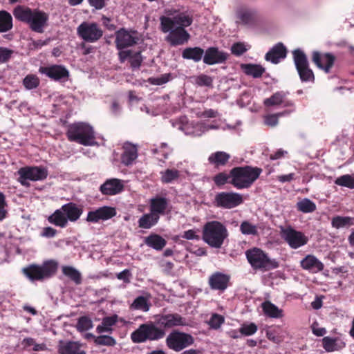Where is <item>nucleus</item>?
Returning a JSON list of instances; mask_svg holds the SVG:
<instances>
[{
    "label": "nucleus",
    "mask_w": 354,
    "mask_h": 354,
    "mask_svg": "<svg viewBox=\"0 0 354 354\" xmlns=\"http://www.w3.org/2000/svg\"><path fill=\"white\" fill-rule=\"evenodd\" d=\"M39 72L55 80H59L68 76V71L64 67L57 65L41 67Z\"/></svg>",
    "instance_id": "nucleus-27"
},
{
    "label": "nucleus",
    "mask_w": 354,
    "mask_h": 354,
    "mask_svg": "<svg viewBox=\"0 0 354 354\" xmlns=\"http://www.w3.org/2000/svg\"><path fill=\"white\" fill-rule=\"evenodd\" d=\"M57 349L59 354H86L83 344L79 342L60 340Z\"/></svg>",
    "instance_id": "nucleus-20"
},
{
    "label": "nucleus",
    "mask_w": 354,
    "mask_h": 354,
    "mask_svg": "<svg viewBox=\"0 0 354 354\" xmlns=\"http://www.w3.org/2000/svg\"><path fill=\"white\" fill-rule=\"evenodd\" d=\"M7 206L5 195L0 192V221L3 220L6 217Z\"/></svg>",
    "instance_id": "nucleus-59"
},
{
    "label": "nucleus",
    "mask_w": 354,
    "mask_h": 354,
    "mask_svg": "<svg viewBox=\"0 0 354 354\" xmlns=\"http://www.w3.org/2000/svg\"><path fill=\"white\" fill-rule=\"evenodd\" d=\"M124 152L122 155V162L125 165H129L138 157V150L136 145L126 142L123 146Z\"/></svg>",
    "instance_id": "nucleus-30"
},
{
    "label": "nucleus",
    "mask_w": 354,
    "mask_h": 354,
    "mask_svg": "<svg viewBox=\"0 0 354 354\" xmlns=\"http://www.w3.org/2000/svg\"><path fill=\"white\" fill-rule=\"evenodd\" d=\"M301 267L313 273L321 272L324 269V264L316 257L312 254L307 255L300 262Z\"/></svg>",
    "instance_id": "nucleus-26"
},
{
    "label": "nucleus",
    "mask_w": 354,
    "mask_h": 354,
    "mask_svg": "<svg viewBox=\"0 0 354 354\" xmlns=\"http://www.w3.org/2000/svg\"><path fill=\"white\" fill-rule=\"evenodd\" d=\"M229 177L225 173H220L214 177V180L216 185H223L227 182Z\"/></svg>",
    "instance_id": "nucleus-63"
},
{
    "label": "nucleus",
    "mask_w": 354,
    "mask_h": 354,
    "mask_svg": "<svg viewBox=\"0 0 354 354\" xmlns=\"http://www.w3.org/2000/svg\"><path fill=\"white\" fill-rule=\"evenodd\" d=\"M67 136L69 140L85 146L95 145L93 129L85 122H76L68 126Z\"/></svg>",
    "instance_id": "nucleus-6"
},
{
    "label": "nucleus",
    "mask_w": 354,
    "mask_h": 354,
    "mask_svg": "<svg viewBox=\"0 0 354 354\" xmlns=\"http://www.w3.org/2000/svg\"><path fill=\"white\" fill-rule=\"evenodd\" d=\"M62 273L74 281L76 284H80L82 282L81 273L74 267L64 266L62 268Z\"/></svg>",
    "instance_id": "nucleus-35"
},
{
    "label": "nucleus",
    "mask_w": 354,
    "mask_h": 354,
    "mask_svg": "<svg viewBox=\"0 0 354 354\" xmlns=\"http://www.w3.org/2000/svg\"><path fill=\"white\" fill-rule=\"evenodd\" d=\"M335 184L349 189H354V174H344L335 180Z\"/></svg>",
    "instance_id": "nucleus-44"
},
{
    "label": "nucleus",
    "mask_w": 354,
    "mask_h": 354,
    "mask_svg": "<svg viewBox=\"0 0 354 354\" xmlns=\"http://www.w3.org/2000/svg\"><path fill=\"white\" fill-rule=\"evenodd\" d=\"M159 324L165 328H173L187 325L185 318L178 314H167L160 317Z\"/></svg>",
    "instance_id": "nucleus-22"
},
{
    "label": "nucleus",
    "mask_w": 354,
    "mask_h": 354,
    "mask_svg": "<svg viewBox=\"0 0 354 354\" xmlns=\"http://www.w3.org/2000/svg\"><path fill=\"white\" fill-rule=\"evenodd\" d=\"M160 180L163 183H171L180 176V171L175 169H167L160 171Z\"/></svg>",
    "instance_id": "nucleus-39"
},
{
    "label": "nucleus",
    "mask_w": 354,
    "mask_h": 354,
    "mask_svg": "<svg viewBox=\"0 0 354 354\" xmlns=\"http://www.w3.org/2000/svg\"><path fill=\"white\" fill-rule=\"evenodd\" d=\"M268 339L275 344H280L283 342L284 337L274 329H270L266 331Z\"/></svg>",
    "instance_id": "nucleus-54"
},
{
    "label": "nucleus",
    "mask_w": 354,
    "mask_h": 354,
    "mask_svg": "<svg viewBox=\"0 0 354 354\" xmlns=\"http://www.w3.org/2000/svg\"><path fill=\"white\" fill-rule=\"evenodd\" d=\"M241 68L245 74L255 78L261 77L265 71L261 66L256 64H243Z\"/></svg>",
    "instance_id": "nucleus-40"
},
{
    "label": "nucleus",
    "mask_w": 354,
    "mask_h": 354,
    "mask_svg": "<svg viewBox=\"0 0 354 354\" xmlns=\"http://www.w3.org/2000/svg\"><path fill=\"white\" fill-rule=\"evenodd\" d=\"M131 308L134 310H140L144 312L149 311L150 308V304L148 298L144 296H139L135 299Z\"/></svg>",
    "instance_id": "nucleus-43"
},
{
    "label": "nucleus",
    "mask_w": 354,
    "mask_h": 354,
    "mask_svg": "<svg viewBox=\"0 0 354 354\" xmlns=\"http://www.w3.org/2000/svg\"><path fill=\"white\" fill-rule=\"evenodd\" d=\"M39 79L36 75L30 74L23 80V85L27 90L36 88L39 85Z\"/></svg>",
    "instance_id": "nucleus-48"
},
{
    "label": "nucleus",
    "mask_w": 354,
    "mask_h": 354,
    "mask_svg": "<svg viewBox=\"0 0 354 354\" xmlns=\"http://www.w3.org/2000/svg\"><path fill=\"white\" fill-rule=\"evenodd\" d=\"M218 127L216 125H207L205 123H198L194 127V129L192 131L186 132L187 134H191L194 136H200L203 133L210 129H217Z\"/></svg>",
    "instance_id": "nucleus-47"
},
{
    "label": "nucleus",
    "mask_w": 354,
    "mask_h": 354,
    "mask_svg": "<svg viewBox=\"0 0 354 354\" xmlns=\"http://www.w3.org/2000/svg\"><path fill=\"white\" fill-rule=\"evenodd\" d=\"M297 209L304 213L313 212L316 209V205L308 198H304L297 203Z\"/></svg>",
    "instance_id": "nucleus-45"
},
{
    "label": "nucleus",
    "mask_w": 354,
    "mask_h": 354,
    "mask_svg": "<svg viewBox=\"0 0 354 354\" xmlns=\"http://www.w3.org/2000/svg\"><path fill=\"white\" fill-rule=\"evenodd\" d=\"M117 322V316L107 317L103 319L101 324L98 325L96 330L99 333L111 332V327Z\"/></svg>",
    "instance_id": "nucleus-41"
},
{
    "label": "nucleus",
    "mask_w": 354,
    "mask_h": 354,
    "mask_svg": "<svg viewBox=\"0 0 354 354\" xmlns=\"http://www.w3.org/2000/svg\"><path fill=\"white\" fill-rule=\"evenodd\" d=\"M229 55L215 47L208 48L203 57V62L208 65L224 62L228 58Z\"/></svg>",
    "instance_id": "nucleus-19"
},
{
    "label": "nucleus",
    "mask_w": 354,
    "mask_h": 354,
    "mask_svg": "<svg viewBox=\"0 0 354 354\" xmlns=\"http://www.w3.org/2000/svg\"><path fill=\"white\" fill-rule=\"evenodd\" d=\"M228 236L226 227L218 221L207 222L203 227V239L209 246L220 248Z\"/></svg>",
    "instance_id": "nucleus-5"
},
{
    "label": "nucleus",
    "mask_w": 354,
    "mask_h": 354,
    "mask_svg": "<svg viewBox=\"0 0 354 354\" xmlns=\"http://www.w3.org/2000/svg\"><path fill=\"white\" fill-rule=\"evenodd\" d=\"M224 320V317L222 315L214 314L209 321V325L212 328L218 329L223 324Z\"/></svg>",
    "instance_id": "nucleus-56"
},
{
    "label": "nucleus",
    "mask_w": 354,
    "mask_h": 354,
    "mask_svg": "<svg viewBox=\"0 0 354 354\" xmlns=\"http://www.w3.org/2000/svg\"><path fill=\"white\" fill-rule=\"evenodd\" d=\"M124 189L123 181L118 178L106 180L100 188V192L104 195H115L120 193Z\"/></svg>",
    "instance_id": "nucleus-21"
},
{
    "label": "nucleus",
    "mask_w": 354,
    "mask_h": 354,
    "mask_svg": "<svg viewBox=\"0 0 354 354\" xmlns=\"http://www.w3.org/2000/svg\"><path fill=\"white\" fill-rule=\"evenodd\" d=\"M12 54V50L6 48L0 47V64L8 61Z\"/></svg>",
    "instance_id": "nucleus-60"
},
{
    "label": "nucleus",
    "mask_w": 354,
    "mask_h": 354,
    "mask_svg": "<svg viewBox=\"0 0 354 354\" xmlns=\"http://www.w3.org/2000/svg\"><path fill=\"white\" fill-rule=\"evenodd\" d=\"M204 55V50L200 47L187 48L184 49L182 56L184 59L199 62Z\"/></svg>",
    "instance_id": "nucleus-33"
},
{
    "label": "nucleus",
    "mask_w": 354,
    "mask_h": 354,
    "mask_svg": "<svg viewBox=\"0 0 354 354\" xmlns=\"http://www.w3.org/2000/svg\"><path fill=\"white\" fill-rule=\"evenodd\" d=\"M294 62L299 77L303 82H313L315 79L313 71L309 68L308 62L304 53L295 50L292 53Z\"/></svg>",
    "instance_id": "nucleus-13"
},
{
    "label": "nucleus",
    "mask_w": 354,
    "mask_h": 354,
    "mask_svg": "<svg viewBox=\"0 0 354 354\" xmlns=\"http://www.w3.org/2000/svg\"><path fill=\"white\" fill-rule=\"evenodd\" d=\"M58 263L55 260L44 261L42 265H30L23 269L24 274L31 281L49 278L55 274Z\"/></svg>",
    "instance_id": "nucleus-9"
},
{
    "label": "nucleus",
    "mask_w": 354,
    "mask_h": 354,
    "mask_svg": "<svg viewBox=\"0 0 354 354\" xmlns=\"http://www.w3.org/2000/svg\"><path fill=\"white\" fill-rule=\"evenodd\" d=\"M245 256L254 270L268 271L279 267L277 261L270 259L268 254L258 248L248 250Z\"/></svg>",
    "instance_id": "nucleus-7"
},
{
    "label": "nucleus",
    "mask_w": 354,
    "mask_h": 354,
    "mask_svg": "<svg viewBox=\"0 0 354 354\" xmlns=\"http://www.w3.org/2000/svg\"><path fill=\"white\" fill-rule=\"evenodd\" d=\"M159 221V216H156L151 212L142 215L138 221V226L143 229H149L155 225Z\"/></svg>",
    "instance_id": "nucleus-32"
},
{
    "label": "nucleus",
    "mask_w": 354,
    "mask_h": 354,
    "mask_svg": "<svg viewBox=\"0 0 354 354\" xmlns=\"http://www.w3.org/2000/svg\"><path fill=\"white\" fill-rule=\"evenodd\" d=\"M312 330L313 334L318 337L324 336L326 333L325 328L319 327L317 324H313Z\"/></svg>",
    "instance_id": "nucleus-64"
},
{
    "label": "nucleus",
    "mask_w": 354,
    "mask_h": 354,
    "mask_svg": "<svg viewBox=\"0 0 354 354\" xmlns=\"http://www.w3.org/2000/svg\"><path fill=\"white\" fill-rule=\"evenodd\" d=\"M312 60L319 68L324 70L328 73L334 64L335 57L331 53H321L314 51Z\"/></svg>",
    "instance_id": "nucleus-18"
},
{
    "label": "nucleus",
    "mask_w": 354,
    "mask_h": 354,
    "mask_svg": "<svg viewBox=\"0 0 354 354\" xmlns=\"http://www.w3.org/2000/svg\"><path fill=\"white\" fill-rule=\"evenodd\" d=\"M243 202V196L236 192H221L216 195L215 203L218 207L232 209Z\"/></svg>",
    "instance_id": "nucleus-15"
},
{
    "label": "nucleus",
    "mask_w": 354,
    "mask_h": 354,
    "mask_svg": "<svg viewBox=\"0 0 354 354\" xmlns=\"http://www.w3.org/2000/svg\"><path fill=\"white\" fill-rule=\"evenodd\" d=\"M131 277V272L128 269H125L117 274V278L120 280H122L125 283L130 282Z\"/></svg>",
    "instance_id": "nucleus-62"
},
{
    "label": "nucleus",
    "mask_w": 354,
    "mask_h": 354,
    "mask_svg": "<svg viewBox=\"0 0 354 354\" xmlns=\"http://www.w3.org/2000/svg\"><path fill=\"white\" fill-rule=\"evenodd\" d=\"M165 342L169 349L180 352L192 345L194 338L190 334L174 330L167 335Z\"/></svg>",
    "instance_id": "nucleus-10"
},
{
    "label": "nucleus",
    "mask_w": 354,
    "mask_h": 354,
    "mask_svg": "<svg viewBox=\"0 0 354 354\" xmlns=\"http://www.w3.org/2000/svg\"><path fill=\"white\" fill-rule=\"evenodd\" d=\"M230 155L224 151H217L212 153L208 160L210 163L214 164L216 166L224 165L228 161Z\"/></svg>",
    "instance_id": "nucleus-38"
},
{
    "label": "nucleus",
    "mask_w": 354,
    "mask_h": 354,
    "mask_svg": "<svg viewBox=\"0 0 354 354\" xmlns=\"http://www.w3.org/2000/svg\"><path fill=\"white\" fill-rule=\"evenodd\" d=\"M354 218L349 216H337L332 219V226L335 228L339 229L348 227L353 224Z\"/></svg>",
    "instance_id": "nucleus-42"
},
{
    "label": "nucleus",
    "mask_w": 354,
    "mask_h": 354,
    "mask_svg": "<svg viewBox=\"0 0 354 354\" xmlns=\"http://www.w3.org/2000/svg\"><path fill=\"white\" fill-rule=\"evenodd\" d=\"M19 181L22 185L28 186V180H42L47 177L48 172L45 168L39 167H26L18 171Z\"/></svg>",
    "instance_id": "nucleus-14"
},
{
    "label": "nucleus",
    "mask_w": 354,
    "mask_h": 354,
    "mask_svg": "<svg viewBox=\"0 0 354 354\" xmlns=\"http://www.w3.org/2000/svg\"><path fill=\"white\" fill-rule=\"evenodd\" d=\"M145 242L148 246L156 250H161L167 243L162 236L158 234H152L146 237Z\"/></svg>",
    "instance_id": "nucleus-34"
},
{
    "label": "nucleus",
    "mask_w": 354,
    "mask_h": 354,
    "mask_svg": "<svg viewBox=\"0 0 354 354\" xmlns=\"http://www.w3.org/2000/svg\"><path fill=\"white\" fill-rule=\"evenodd\" d=\"M13 15L16 19L26 22L34 32L42 33L48 25V15L38 9H30L28 7L18 6Z\"/></svg>",
    "instance_id": "nucleus-2"
},
{
    "label": "nucleus",
    "mask_w": 354,
    "mask_h": 354,
    "mask_svg": "<svg viewBox=\"0 0 354 354\" xmlns=\"http://www.w3.org/2000/svg\"><path fill=\"white\" fill-rule=\"evenodd\" d=\"M261 307L264 314L268 317L280 319L283 317V310L269 301L262 303Z\"/></svg>",
    "instance_id": "nucleus-31"
},
{
    "label": "nucleus",
    "mask_w": 354,
    "mask_h": 354,
    "mask_svg": "<svg viewBox=\"0 0 354 354\" xmlns=\"http://www.w3.org/2000/svg\"><path fill=\"white\" fill-rule=\"evenodd\" d=\"M12 28V18L6 11H0V32H5Z\"/></svg>",
    "instance_id": "nucleus-37"
},
{
    "label": "nucleus",
    "mask_w": 354,
    "mask_h": 354,
    "mask_svg": "<svg viewBox=\"0 0 354 354\" xmlns=\"http://www.w3.org/2000/svg\"><path fill=\"white\" fill-rule=\"evenodd\" d=\"M83 213V209L74 203H68L55 210L48 221L58 227L64 228L71 222L77 221Z\"/></svg>",
    "instance_id": "nucleus-3"
},
{
    "label": "nucleus",
    "mask_w": 354,
    "mask_h": 354,
    "mask_svg": "<svg viewBox=\"0 0 354 354\" xmlns=\"http://www.w3.org/2000/svg\"><path fill=\"white\" fill-rule=\"evenodd\" d=\"M236 17L239 23L252 25L256 21L257 12L252 9L240 8L236 11Z\"/></svg>",
    "instance_id": "nucleus-29"
},
{
    "label": "nucleus",
    "mask_w": 354,
    "mask_h": 354,
    "mask_svg": "<svg viewBox=\"0 0 354 354\" xmlns=\"http://www.w3.org/2000/svg\"><path fill=\"white\" fill-rule=\"evenodd\" d=\"M121 62L128 60L133 68H139L142 62L140 52H133L131 50H122L119 52Z\"/></svg>",
    "instance_id": "nucleus-28"
},
{
    "label": "nucleus",
    "mask_w": 354,
    "mask_h": 354,
    "mask_svg": "<svg viewBox=\"0 0 354 354\" xmlns=\"http://www.w3.org/2000/svg\"><path fill=\"white\" fill-rule=\"evenodd\" d=\"M165 335V331L156 326L153 322L141 324L131 334L134 343H142L147 341H156L162 339Z\"/></svg>",
    "instance_id": "nucleus-8"
},
{
    "label": "nucleus",
    "mask_w": 354,
    "mask_h": 354,
    "mask_svg": "<svg viewBox=\"0 0 354 354\" xmlns=\"http://www.w3.org/2000/svg\"><path fill=\"white\" fill-rule=\"evenodd\" d=\"M167 16L160 17V30L169 32L166 39L172 46L182 45L189 39V34L185 28L193 21L192 16L188 12H180L176 10H165Z\"/></svg>",
    "instance_id": "nucleus-1"
},
{
    "label": "nucleus",
    "mask_w": 354,
    "mask_h": 354,
    "mask_svg": "<svg viewBox=\"0 0 354 354\" xmlns=\"http://www.w3.org/2000/svg\"><path fill=\"white\" fill-rule=\"evenodd\" d=\"M213 80L210 76L202 74L196 78V83L198 86H210L212 84Z\"/></svg>",
    "instance_id": "nucleus-57"
},
{
    "label": "nucleus",
    "mask_w": 354,
    "mask_h": 354,
    "mask_svg": "<svg viewBox=\"0 0 354 354\" xmlns=\"http://www.w3.org/2000/svg\"><path fill=\"white\" fill-rule=\"evenodd\" d=\"M323 347L328 352H332L339 348L337 344V339L329 337L322 339Z\"/></svg>",
    "instance_id": "nucleus-50"
},
{
    "label": "nucleus",
    "mask_w": 354,
    "mask_h": 354,
    "mask_svg": "<svg viewBox=\"0 0 354 354\" xmlns=\"http://www.w3.org/2000/svg\"><path fill=\"white\" fill-rule=\"evenodd\" d=\"M116 215V210L114 207L103 206L95 210L89 211L87 214L86 221L89 223H96L100 221L111 219Z\"/></svg>",
    "instance_id": "nucleus-17"
},
{
    "label": "nucleus",
    "mask_w": 354,
    "mask_h": 354,
    "mask_svg": "<svg viewBox=\"0 0 354 354\" xmlns=\"http://www.w3.org/2000/svg\"><path fill=\"white\" fill-rule=\"evenodd\" d=\"M170 78V74L165 73L158 77L149 78V82L154 85H162L169 82Z\"/></svg>",
    "instance_id": "nucleus-58"
},
{
    "label": "nucleus",
    "mask_w": 354,
    "mask_h": 354,
    "mask_svg": "<svg viewBox=\"0 0 354 354\" xmlns=\"http://www.w3.org/2000/svg\"><path fill=\"white\" fill-rule=\"evenodd\" d=\"M198 233V230H189L183 232L182 237L187 240H199L200 236Z\"/></svg>",
    "instance_id": "nucleus-61"
},
{
    "label": "nucleus",
    "mask_w": 354,
    "mask_h": 354,
    "mask_svg": "<svg viewBox=\"0 0 354 354\" xmlns=\"http://www.w3.org/2000/svg\"><path fill=\"white\" fill-rule=\"evenodd\" d=\"M240 231L244 235L256 236L258 234L257 226L248 221H244L241 223Z\"/></svg>",
    "instance_id": "nucleus-46"
},
{
    "label": "nucleus",
    "mask_w": 354,
    "mask_h": 354,
    "mask_svg": "<svg viewBox=\"0 0 354 354\" xmlns=\"http://www.w3.org/2000/svg\"><path fill=\"white\" fill-rule=\"evenodd\" d=\"M279 229L281 238L292 249L301 248L308 241V237L303 232L297 231L290 226H280Z\"/></svg>",
    "instance_id": "nucleus-11"
},
{
    "label": "nucleus",
    "mask_w": 354,
    "mask_h": 354,
    "mask_svg": "<svg viewBox=\"0 0 354 354\" xmlns=\"http://www.w3.org/2000/svg\"><path fill=\"white\" fill-rule=\"evenodd\" d=\"M78 36L86 42L94 43L103 35V30L96 23L84 21L77 28Z\"/></svg>",
    "instance_id": "nucleus-12"
},
{
    "label": "nucleus",
    "mask_w": 354,
    "mask_h": 354,
    "mask_svg": "<svg viewBox=\"0 0 354 354\" xmlns=\"http://www.w3.org/2000/svg\"><path fill=\"white\" fill-rule=\"evenodd\" d=\"M261 169L257 167H238L233 168L230 174V183L237 189L250 187L259 178Z\"/></svg>",
    "instance_id": "nucleus-4"
},
{
    "label": "nucleus",
    "mask_w": 354,
    "mask_h": 354,
    "mask_svg": "<svg viewBox=\"0 0 354 354\" xmlns=\"http://www.w3.org/2000/svg\"><path fill=\"white\" fill-rule=\"evenodd\" d=\"M287 49L286 46L281 42L274 45L265 56L266 60L272 64H278L281 59L286 57Z\"/></svg>",
    "instance_id": "nucleus-23"
},
{
    "label": "nucleus",
    "mask_w": 354,
    "mask_h": 354,
    "mask_svg": "<svg viewBox=\"0 0 354 354\" xmlns=\"http://www.w3.org/2000/svg\"><path fill=\"white\" fill-rule=\"evenodd\" d=\"M230 280V277L221 272H215L209 278V285L213 290H225Z\"/></svg>",
    "instance_id": "nucleus-25"
},
{
    "label": "nucleus",
    "mask_w": 354,
    "mask_h": 354,
    "mask_svg": "<svg viewBox=\"0 0 354 354\" xmlns=\"http://www.w3.org/2000/svg\"><path fill=\"white\" fill-rule=\"evenodd\" d=\"M140 40L139 34L134 30H127L122 28L115 33V44L118 49H122L131 46Z\"/></svg>",
    "instance_id": "nucleus-16"
},
{
    "label": "nucleus",
    "mask_w": 354,
    "mask_h": 354,
    "mask_svg": "<svg viewBox=\"0 0 354 354\" xmlns=\"http://www.w3.org/2000/svg\"><path fill=\"white\" fill-rule=\"evenodd\" d=\"M240 333L242 335L249 336L254 334L257 330V326L254 323H250L249 324H243L239 329Z\"/></svg>",
    "instance_id": "nucleus-55"
},
{
    "label": "nucleus",
    "mask_w": 354,
    "mask_h": 354,
    "mask_svg": "<svg viewBox=\"0 0 354 354\" xmlns=\"http://www.w3.org/2000/svg\"><path fill=\"white\" fill-rule=\"evenodd\" d=\"M95 343L97 345L112 346L116 344V341L111 336L101 335L95 338Z\"/></svg>",
    "instance_id": "nucleus-51"
},
{
    "label": "nucleus",
    "mask_w": 354,
    "mask_h": 354,
    "mask_svg": "<svg viewBox=\"0 0 354 354\" xmlns=\"http://www.w3.org/2000/svg\"><path fill=\"white\" fill-rule=\"evenodd\" d=\"M249 46L243 42L234 43L231 46V52L236 56H240L249 49Z\"/></svg>",
    "instance_id": "nucleus-53"
},
{
    "label": "nucleus",
    "mask_w": 354,
    "mask_h": 354,
    "mask_svg": "<svg viewBox=\"0 0 354 354\" xmlns=\"http://www.w3.org/2000/svg\"><path fill=\"white\" fill-rule=\"evenodd\" d=\"M169 205V201L165 197L157 196L150 199V212L156 216L164 215Z\"/></svg>",
    "instance_id": "nucleus-24"
},
{
    "label": "nucleus",
    "mask_w": 354,
    "mask_h": 354,
    "mask_svg": "<svg viewBox=\"0 0 354 354\" xmlns=\"http://www.w3.org/2000/svg\"><path fill=\"white\" fill-rule=\"evenodd\" d=\"M289 114V111H283L276 114H270L264 117L265 124L270 127H275L278 124V120L279 117L286 115Z\"/></svg>",
    "instance_id": "nucleus-49"
},
{
    "label": "nucleus",
    "mask_w": 354,
    "mask_h": 354,
    "mask_svg": "<svg viewBox=\"0 0 354 354\" xmlns=\"http://www.w3.org/2000/svg\"><path fill=\"white\" fill-rule=\"evenodd\" d=\"M286 95L284 92H277L272 96L264 100V104L267 106H279L286 103Z\"/></svg>",
    "instance_id": "nucleus-36"
},
{
    "label": "nucleus",
    "mask_w": 354,
    "mask_h": 354,
    "mask_svg": "<svg viewBox=\"0 0 354 354\" xmlns=\"http://www.w3.org/2000/svg\"><path fill=\"white\" fill-rule=\"evenodd\" d=\"M93 328L91 319L87 317H82L78 319L77 328L80 331H86Z\"/></svg>",
    "instance_id": "nucleus-52"
}]
</instances>
